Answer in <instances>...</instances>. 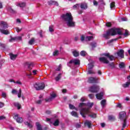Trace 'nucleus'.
<instances>
[{"mask_svg": "<svg viewBox=\"0 0 130 130\" xmlns=\"http://www.w3.org/2000/svg\"><path fill=\"white\" fill-rule=\"evenodd\" d=\"M61 18L63 21L65 22L68 27H75V22L74 21V18L71 13L62 14L61 16Z\"/></svg>", "mask_w": 130, "mask_h": 130, "instance_id": "f257e3e1", "label": "nucleus"}, {"mask_svg": "<svg viewBox=\"0 0 130 130\" xmlns=\"http://www.w3.org/2000/svg\"><path fill=\"white\" fill-rule=\"evenodd\" d=\"M122 30L119 28H113L107 31L106 33L103 35V37L106 40L110 39V35L114 36V35H122Z\"/></svg>", "mask_w": 130, "mask_h": 130, "instance_id": "f03ea898", "label": "nucleus"}, {"mask_svg": "<svg viewBox=\"0 0 130 130\" xmlns=\"http://www.w3.org/2000/svg\"><path fill=\"white\" fill-rule=\"evenodd\" d=\"M93 105H94V103H87V104L83 103H80L79 107L81 108L80 114H87L88 113H90V109L85 107V106H88L89 108H91Z\"/></svg>", "mask_w": 130, "mask_h": 130, "instance_id": "7ed1b4c3", "label": "nucleus"}, {"mask_svg": "<svg viewBox=\"0 0 130 130\" xmlns=\"http://www.w3.org/2000/svg\"><path fill=\"white\" fill-rule=\"evenodd\" d=\"M46 121H49L50 123L53 124L54 126H58L59 125V120L55 118H46Z\"/></svg>", "mask_w": 130, "mask_h": 130, "instance_id": "20e7f679", "label": "nucleus"}, {"mask_svg": "<svg viewBox=\"0 0 130 130\" xmlns=\"http://www.w3.org/2000/svg\"><path fill=\"white\" fill-rule=\"evenodd\" d=\"M25 67L27 68L28 72H29V74L26 75L28 78H31V76H32V73H31V71H32V69H33V63L27 62L25 63Z\"/></svg>", "mask_w": 130, "mask_h": 130, "instance_id": "39448f33", "label": "nucleus"}, {"mask_svg": "<svg viewBox=\"0 0 130 130\" xmlns=\"http://www.w3.org/2000/svg\"><path fill=\"white\" fill-rule=\"evenodd\" d=\"M35 89L37 90H43L45 88V84L44 83H36L34 84Z\"/></svg>", "mask_w": 130, "mask_h": 130, "instance_id": "423d86ee", "label": "nucleus"}, {"mask_svg": "<svg viewBox=\"0 0 130 130\" xmlns=\"http://www.w3.org/2000/svg\"><path fill=\"white\" fill-rule=\"evenodd\" d=\"M99 90H100V87L97 85L90 86L89 88V91L91 93H98Z\"/></svg>", "mask_w": 130, "mask_h": 130, "instance_id": "0eeeda50", "label": "nucleus"}, {"mask_svg": "<svg viewBox=\"0 0 130 130\" xmlns=\"http://www.w3.org/2000/svg\"><path fill=\"white\" fill-rule=\"evenodd\" d=\"M75 64V66H78L80 64V60L78 59H74L71 60L68 63L67 66L70 67V68H72V65Z\"/></svg>", "mask_w": 130, "mask_h": 130, "instance_id": "6e6552de", "label": "nucleus"}, {"mask_svg": "<svg viewBox=\"0 0 130 130\" xmlns=\"http://www.w3.org/2000/svg\"><path fill=\"white\" fill-rule=\"evenodd\" d=\"M119 117L121 120H123L122 127L124 128L126 126V117L123 114L119 115Z\"/></svg>", "mask_w": 130, "mask_h": 130, "instance_id": "1a4fd4ad", "label": "nucleus"}, {"mask_svg": "<svg viewBox=\"0 0 130 130\" xmlns=\"http://www.w3.org/2000/svg\"><path fill=\"white\" fill-rule=\"evenodd\" d=\"M98 80L99 78L97 77H89L88 82L90 84H93L94 83H98Z\"/></svg>", "mask_w": 130, "mask_h": 130, "instance_id": "9d476101", "label": "nucleus"}, {"mask_svg": "<svg viewBox=\"0 0 130 130\" xmlns=\"http://www.w3.org/2000/svg\"><path fill=\"white\" fill-rule=\"evenodd\" d=\"M103 55H104V56H106V57H108L109 59H110L111 61L114 60V56H113L112 55H110L109 53H105L103 54Z\"/></svg>", "mask_w": 130, "mask_h": 130, "instance_id": "9b49d317", "label": "nucleus"}, {"mask_svg": "<svg viewBox=\"0 0 130 130\" xmlns=\"http://www.w3.org/2000/svg\"><path fill=\"white\" fill-rule=\"evenodd\" d=\"M13 117L14 119L16 120L17 122H18V123L23 122V118L20 117L19 115H15Z\"/></svg>", "mask_w": 130, "mask_h": 130, "instance_id": "f8f14e48", "label": "nucleus"}, {"mask_svg": "<svg viewBox=\"0 0 130 130\" xmlns=\"http://www.w3.org/2000/svg\"><path fill=\"white\" fill-rule=\"evenodd\" d=\"M88 34H90V35H92V36H87L85 37V41H91V40H93L94 39V35L93 34L88 32Z\"/></svg>", "mask_w": 130, "mask_h": 130, "instance_id": "ddd939ff", "label": "nucleus"}, {"mask_svg": "<svg viewBox=\"0 0 130 130\" xmlns=\"http://www.w3.org/2000/svg\"><path fill=\"white\" fill-rule=\"evenodd\" d=\"M99 60L101 62H103L104 63H109V60L107 59L106 57H102L99 58Z\"/></svg>", "mask_w": 130, "mask_h": 130, "instance_id": "4468645a", "label": "nucleus"}, {"mask_svg": "<svg viewBox=\"0 0 130 130\" xmlns=\"http://www.w3.org/2000/svg\"><path fill=\"white\" fill-rule=\"evenodd\" d=\"M55 97H56V94L54 93H52L51 94L50 98L46 99V101L47 102H50V101H52V100H53Z\"/></svg>", "mask_w": 130, "mask_h": 130, "instance_id": "2eb2a0df", "label": "nucleus"}, {"mask_svg": "<svg viewBox=\"0 0 130 130\" xmlns=\"http://www.w3.org/2000/svg\"><path fill=\"white\" fill-rule=\"evenodd\" d=\"M80 7L81 10H87L88 9V4L86 3H82L80 4Z\"/></svg>", "mask_w": 130, "mask_h": 130, "instance_id": "dca6fc26", "label": "nucleus"}, {"mask_svg": "<svg viewBox=\"0 0 130 130\" xmlns=\"http://www.w3.org/2000/svg\"><path fill=\"white\" fill-rule=\"evenodd\" d=\"M124 51L123 50L121 49L120 51L117 52V54L119 57H121V58H123L124 57Z\"/></svg>", "mask_w": 130, "mask_h": 130, "instance_id": "f3484780", "label": "nucleus"}, {"mask_svg": "<svg viewBox=\"0 0 130 130\" xmlns=\"http://www.w3.org/2000/svg\"><path fill=\"white\" fill-rule=\"evenodd\" d=\"M104 95V93H103V92H101V93H96L95 94V96L96 99H98V100H102Z\"/></svg>", "mask_w": 130, "mask_h": 130, "instance_id": "a211bd4d", "label": "nucleus"}, {"mask_svg": "<svg viewBox=\"0 0 130 130\" xmlns=\"http://www.w3.org/2000/svg\"><path fill=\"white\" fill-rule=\"evenodd\" d=\"M1 28H3V29H8V23L5 21H1Z\"/></svg>", "mask_w": 130, "mask_h": 130, "instance_id": "6ab92c4d", "label": "nucleus"}, {"mask_svg": "<svg viewBox=\"0 0 130 130\" xmlns=\"http://www.w3.org/2000/svg\"><path fill=\"white\" fill-rule=\"evenodd\" d=\"M0 32L2 34H4V35H9V34H10V31H9V30L5 29L0 28Z\"/></svg>", "mask_w": 130, "mask_h": 130, "instance_id": "aec40b11", "label": "nucleus"}, {"mask_svg": "<svg viewBox=\"0 0 130 130\" xmlns=\"http://www.w3.org/2000/svg\"><path fill=\"white\" fill-rule=\"evenodd\" d=\"M17 7H20L21 9L25 8L26 7V3L25 2H20L17 4Z\"/></svg>", "mask_w": 130, "mask_h": 130, "instance_id": "412c9836", "label": "nucleus"}, {"mask_svg": "<svg viewBox=\"0 0 130 130\" xmlns=\"http://www.w3.org/2000/svg\"><path fill=\"white\" fill-rule=\"evenodd\" d=\"M9 55L12 60H15L18 57V54H14L12 53H10Z\"/></svg>", "mask_w": 130, "mask_h": 130, "instance_id": "4be33fe9", "label": "nucleus"}, {"mask_svg": "<svg viewBox=\"0 0 130 130\" xmlns=\"http://www.w3.org/2000/svg\"><path fill=\"white\" fill-rule=\"evenodd\" d=\"M119 29L122 30L121 33L122 35H123L125 37H127V36H128V31H127V29L125 30V33L123 34V32H124V29H121V28H119Z\"/></svg>", "mask_w": 130, "mask_h": 130, "instance_id": "5701e85b", "label": "nucleus"}, {"mask_svg": "<svg viewBox=\"0 0 130 130\" xmlns=\"http://www.w3.org/2000/svg\"><path fill=\"white\" fill-rule=\"evenodd\" d=\"M85 125H87L88 128H90L92 126V121L86 120L84 122Z\"/></svg>", "mask_w": 130, "mask_h": 130, "instance_id": "b1692460", "label": "nucleus"}, {"mask_svg": "<svg viewBox=\"0 0 130 130\" xmlns=\"http://www.w3.org/2000/svg\"><path fill=\"white\" fill-rule=\"evenodd\" d=\"M106 100H103L101 102V105L102 106V108H105L106 107Z\"/></svg>", "mask_w": 130, "mask_h": 130, "instance_id": "393cba45", "label": "nucleus"}, {"mask_svg": "<svg viewBox=\"0 0 130 130\" xmlns=\"http://www.w3.org/2000/svg\"><path fill=\"white\" fill-rule=\"evenodd\" d=\"M48 5L51 6L52 5H55V6H58V3L55 1H50L48 2Z\"/></svg>", "mask_w": 130, "mask_h": 130, "instance_id": "a878e982", "label": "nucleus"}, {"mask_svg": "<svg viewBox=\"0 0 130 130\" xmlns=\"http://www.w3.org/2000/svg\"><path fill=\"white\" fill-rule=\"evenodd\" d=\"M90 45L91 46L92 49H93V48H95L97 46V43L95 41L92 42L90 43Z\"/></svg>", "mask_w": 130, "mask_h": 130, "instance_id": "bb28decb", "label": "nucleus"}, {"mask_svg": "<svg viewBox=\"0 0 130 130\" xmlns=\"http://www.w3.org/2000/svg\"><path fill=\"white\" fill-rule=\"evenodd\" d=\"M36 125L37 126V130H43L42 126H41V124L39 123V122H37L36 123Z\"/></svg>", "mask_w": 130, "mask_h": 130, "instance_id": "cd10ccee", "label": "nucleus"}, {"mask_svg": "<svg viewBox=\"0 0 130 130\" xmlns=\"http://www.w3.org/2000/svg\"><path fill=\"white\" fill-rule=\"evenodd\" d=\"M72 53L74 56H75V57H77V56H79V52L77 50H75L73 51Z\"/></svg>", "mask_w": 130, "mask_h": 130, "instance_id": "c85d7f7f", "label": "nucleus"}, {"mask_svg": "<svg viewBox=\"0 0 130 130\" xmlns=\"http://www.w3.org/2000/svg\"><path fill=\"white\" fill-rule=\"evenodd\" d=\"M61 78V73H59L57 77L55 78V80L56 82H58V80Z\"/></svg>", "mask_w": 130, "mask_h": 130, "instance_id": "c756f323", "label": "nucleus"}, {"mask_svg": "<svg viewBox=\"0 0 130 130\" xmlns=\"http://www.w3.org/2000/svg\"><path fill=\"white\" fill-rule=\"evenodd\" d=\"M114 8H115V3L112 2L110 4V9L111 10H114Z\"/></svg>", "mask_w": 130, "mask_h": 130, "instance_id": "7c9ffc66", "label": "nucleus"}, {"mask_svg": "<svg viewBox=\"0 0 130 130\" xmlns=\"http://www.w3.org/2000/svg\"><path fill=\"white\" fill-rule=\"evenodd\" d=\"M130 85V83L129 81L126 82L125 83H124L122 84L123 87H124V88H127V87H128Z\"/></svg>", "mask_w": 130, "mask_h": 130, "instance_id": "2f4dec72", "label": "nucleus"}, {"mask_svg": "<svg viewBox=\"0 0 130 130\" xmlns=\"http://www.w3.org/2000/svg\"><path fill=\"white\" fill-rule=\"evenodd\" d=\"M14 106H15V107H17V109H21V105H20V104H19L18 103H14Z\"/></svg>", "mask_w": 130, "mask_h": 130, "instance_id": "473e14b6", "label": "nucleus"}, {"mask_svg": "<svg viewBox=\"0 0 130 130\" xmlns=\"http://www.w3.org/2000/svg\"><path fill=\"white\" fill-rule=\"evenodd\" d=\"M69 108L71 109L72 110H78V109L77 108H76V107H75L74 105H72V104H69Z\"/></svg>", "mask_w": 130, "mask_h": 130, "instance_id": "72a5a7b5", "label": "nucleus"}, {"mask_svg": "<svg viewBox=\"0 0 130 130\" xmlns=\"http://www.w3.org/2000/svg\"><path fill=\"white\" fill-rule=\"evenodd\" d=\"M24 124H25V125H27V126H28V127H29L30 128H31V127H32L33 125L28 122H24Z\"/></svg>", "mask_w": 130, "mask_h": 130, "instance_id": "f704fd0d", "label": "nucleus"}, {"mask_svg": "<svg viewBox=\"0 0 130 130\" xmlns=\"http://www.w3.org/2000/svg\"><path fill=\"white\" fill-rule=\"evenodd\" d=\"M22 95V90L21 88L19 89V91L17 92V96L18 98H21V95Z\"/></svg>", "mask_w": 130, "mask_h": 130, "instance_id": "c9c22d12", "label": "nucleus"}, {"mask_svg": "<svg viewBox=\"0 0 130 130\" xmlns=\"http://www.w3.org/2000/svg\"><path fill=\"white\" fill-rule=\"evenodd\" d=\"M58 54H59V51H58V50H55L53 53V55L54 56H57V55H58Z\"/></svg>", "mask_w": 130, "mask_h": 130, "instance_id": "e433bc0d", "label": "nucleus"}, {"mask_svg": "<svg viewBox=\"0 0 130 130\" xmlns=\"http://www.w3.org/2000/svg\"><path fill=\"white\" fill-rule=\"evenodd\" d=\"M125 67V65L124 64V62H121L120 64H119V68L120 69H123Z\"/></svg>", "mask_w": 130, "mask_h": 130, "instance_id": "4c0bfd02", "label": "nucleus"}, {"mask_svg": "<svg viewBox=\"0 0 130 130\" xmlns=\"http://www.w3.org/2000/svg\"><path fill=\"white\" fill-rule=\"evenodd\" d=\"M87 74H88V75H92L95 74V72L93 71L92 69H88Z\"/></svg>", "mask_w": 130, "mask_h": 130, "instance_id": "58836bf2", "label": "nucleus"}, {"mask_svg": "<svg viewBox=\"0 0 130 130\" xmlns=\"http://www.w3.org/2000/svg\"><path fill=\"white\" fill-rule=\"evenodd\" d=\"M109 67H110L112 69H114V68H115V65L114 62H111L109 64Z\"/></svg>", "mask_w": 130, "mask_h": 130, "instance_id": "ea45409f", "label": "nucleus"}, {"mask_svg": "<svg viewBox=\"0 0 130 130\" xmlns=\"http://www.w3.org/2000/svg\"><path fill=\"white\" fill-rule=\"evenodd\" d=\"M61 70V64H59L58 66L56 67V71H59Z\"/></svg>", "mask_w": 130, "mask_h": 130, "instance_id": "a19ab883", "label": "nucleus"}, {"mask_svg": "<svg viewBox=\"0 0 130 130\" xmlns=\"http://www.w3.org/2000/svg\"><path fill=\"white\" fill-rule=\"evenodd\" d=\"M85 40H86V37H85V35H82L81 36V41L83 42V41H85Z\"/></svg>", "mask_w": 130, "mask_h": 130, "instance_id": "79ce46f5", "label": "nucleus"}, {"mask_svg": "<svg viewBox=\"0 0 130 130\" xmlns=\"http://www.w3.org/2000/svg\"><path fill=\"white\" fill-rule=\"evenodd\" d=\"M35 41V40L32 38L28 42V43L30 44V45H32L33 43H34Z\"/></svg>", "mask_w": 130, "mask_h": 130, "instance_id": "37998d69", "label": "nucleus"}, {"mask_svg": "<svg viewBox=\"0 0 130 130\" xmlns=\"http://www.w3.org/2000/svg\"><path fill=\"white\" fill-rule=\"evenodd\" d=\"M94 68V65L92 63L88 64V70H92Z\"/></svg>", "mask_w": 130, "mask_h": 130, "instance_id": "c03bdc74", "label": "nucleus"}, {"mask_svg": "<svg viewBox=\"0 0 130 130\" xmlns=\"http://www.w3.org/2000/svg\"><path fill=\"white\" fill-rule=\"evenodd\" d=\"M49 30L50 32H53L54 30L53 29V25H51L49 27Z\"/></svg>", "mask_w": 130, "mask_h": 130, "instance_id": "a18cd8bd", "label": "nucleus"}, {"mask_svg": "<svg viewBox=\"0 0 130 130\" xmlns=\"http://www.w3.org/2000/svg\"><path fill=\"white\" fill-rule=\"evenodd\" d=\"M80 55H81V56H85L86 55V51H82L80 52Z\"/></svg>", "mask_w": 130, "mask_h": 130, "instance_id": "49530a36", "label": "nucleus"}, {"mask_svg": "<svg viewBox=\"0 0 130 130\" xmlns=\"http://www.w3.org/2000/svg\"><path fill=\"white\" fill-rule=\"evenodd\" d=\"M88 116L91 117V118H96V114H89Z\"/></svg>", "mask_w": 130, "mask_h": 130, "instance_id": "de8ad7c7", "label": "nucleus"}, {"mask_svg": "<svg viewBox=\"0 0 130 130\" xmlns=\"http://www.w3.org/2000/svg\"><path fill=\"white\" fill-rule=\"evenodd\" d=\"M109 120H115V118H114V117L112 116H109Z\"/></svg>", "mask_w": 130, "mask_h": 130, "instance_id": "09e8293b", "label": "nucleus"}, {"mask_svg": "<svg viewBox=\"0 0 130 130\" xmlns=\"http://www.w3.org/2000/svg\"><path fill=\"white\" fill-rule=\"evenodd\" d=\"M43 101V99H40L39 100L37 101L36 103L37 104H41Z\"/></svg>", "mask_w": 130, "mask_h": 130, "instance_id": "8fccbe9b", "label": "nucleus"}, {"mask_svg": "<svg viewBox=\"0 0 130 130\" xmlns=\"http://www.w3.org/2000/svg\"><path fill=\"white\" fill-rule=\"evenodd\" d=\"M12 93L15 94L16 95H17V94H18V91L16 89H12Z\"/></svg>", "mask_w": 130, "mask_h": 130, "instance_id": "3c124183", "label": "nucleus"}, {"mask_svg": "<svg viewBox=\"0 0 130 130\" xmlns=\"http://www.w3.org/2000/svg\"><path fill=\"white\" fill-rule=\"evenodd\" d=\"M88 96L90 99H93V98L95 97V95H94V94H88Z\"/></svg>", "mask_w": 130, "mask_h": 130, "instance_id": "603ef678", "label": "nucleus"}, {"mask_svg": "<svg viewBox=\"0 0 130 130\" xmlns=\"http://www.w3.org/2000/svg\"><path fill=\"white\" fill-rule=\"evenodd\" d=\"M73 8L74 9H79V8H80V4L74 5Z\"/></svg>", "mask_w": 130, "mask_h": 130, "instance_id": "864d4df0", "label": "nucleus"}, {"mask_svg": "<svg viewBox=\"0 0 130 130\" xmlns=\"http://www.w3.org/2000/svg\"><path fill=\"white\" fill-rule=\"evenodd\" d=\"M15 40H17L16 38H11L10 40H9V42H13V41H15Z\"/></svg>", "mask_w": 130, "mask_h": 130, "instance_id": "5fc2aeb1", "label": "nucleus"}, {"mask_svg": "<svg viewBox=\"0 0 130 130\" xmlns=\"http://www.w3.org/2000/svg\"><path fill=\"white\" fill-rule=\"evenodd\" d=\"M38 34H39V35L40 36V37H41V38H42V37H43V35H42V30H40Z\"/></svg>", "mask_w": 130, "mask_h": 130, "instance_id": "6e6d98bb", "label": "nucleus"}, {"mask_svg": "<svg viewBox=\"0 0 130 130\" xmlns=\"http://www.w3.org/2000/svg\"><path fill=\"white\" fill-rule=\"evenodd\" d=\"M14 84H17L18 85H22V82L20 81H17L16 82H14Z\"/></svg>", "mask_w": 130, "mask_h": 130, "instance_id": "4d7b16f0", "label": "nucleus"}, {"mask_svg": "<svg viewBox=\"0 0 130 130\" xmlns=\"http://www.w3.org/2000/svg\"><path fill=\"white\" fill-rule=\"evenodd\" d=\"M8 10L9 11V12H10V13H15V11H14V10H13L11 8L8 9Z\"/></svg>", "mask_w": 130, "mask_h": 130, "instance_id": "13d9d810", "label": "nucleus"}, {"mask_svg": "<svg viewBox=\"0 0 130 130\" xmlns=\"http://www.w3.org/2000/svg\"><path fill=\"white\" fill-rule=\"evenodd\" d=\"M46 114H51V113H52V112L50 110H47V111H46Z\"/></svg>", "mask_w": 130, "mask_h": 130, "instance_id": "bf43d9fd", "label": "nucleus"}, {"mask_svg": "<svg viewBox=\"0 0 130 130\" xmlns=\"http://www.w3.org/2000/svg\"><path fill=\"white\" fill-rule=\"evenodd\" d=\"M5 106V104L3 102H0V108H2Z\"/></svg>", "mask_w": 130, "mask_h": 130, "instance_id": "052dcab7", "label": "nucleus"}, {"mask_svg": "<svg viewBox=\"0 0 130 130\" xmlns=\"http://www.w3.org/2000/svg\"><path fill=\"white\" fill-rule=\"evenodd\" d=\"M107 27H111V23L108 22L106 24Z\"/></svg>", "mask_w": 130, "mask_h": 130, "instance_id": "680f3d73", "label": "nucleus"}, {"mask_svg": "<svg viewBox=\"0 0 130 130\" xmlns=\"http://www.w3.org/2000/svg\"><path fill=\"white\" fill-rule=\"evenodd\" d=\"M2 97H3V98H6V97H7V93H6V92H3Z\"/></svg>", "mask_w": 130, "mask_h": 130, "instance_id": "e2e57ef3", "label": "nucleus"}, {"mask_svg": "<svg viewBox=\"0 0 130 130\" xmlns=\"http://www.w3.org/2000/svg\"><path fill=\"white\" fill-rule=\"evenodd\" d=\"M37 72L38 71L36 70H33L32 71V75H37Z\"/></svg>", "mask_w": 130, "mask_h": 130, "instance_id": "0e129e2a", "label": "nucleus"}, {"mask_svg": "<svg viewBox=\"0 0 130 130\" xmlns=\"http://www.w3.org/2000/svg\"><path fill=\"white\" fill-rule=\"evenodd\" d=\"M76 127L77 128H80L81 127V124H76Z\"/></svg>", "mask_w": 130, "mask_h": 130, "instance_id": "69168bd1", "label": "nucleus"}, {"mask_svg": "<svg viewBox=\"0 0 130 130\" xmlns=\"http://www.w3.org/2000/svg\"><path fill=\"white\" fill-rule=\"evenodd\" d=\"M6 119V117L4 116H0V120Z\"/></svg>", "mask_w": 130, "mask_h": 130, "instance_id": "338daca9", "label": "nucleus"}, {"mask_svg": "<svg viewBox=\"0 0 130 130\" xmlns=\"http://www.w3.org/2000/svg\"><path fill=\"white\" fill-rule=\"evenodd\" d=\"M93 3L94 6H98V3L96 2V1L94 0Z\"/></svg>", "mask_w": 130, "mask_h": 130, "instance_id": "774afa93", "label": "nucleus"}]
</instances>
